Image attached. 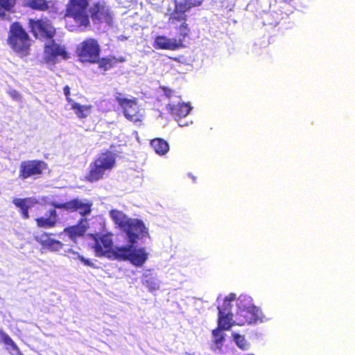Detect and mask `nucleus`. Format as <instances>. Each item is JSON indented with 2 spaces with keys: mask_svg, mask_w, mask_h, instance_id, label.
<instances>
[{
  "mask_svg": "<svg viewBox=\"0 0 355 355\" xmlns=\"http://www.w3.org/2000/svg\"><path fill=\"white\" fill-rule=\"evenodd\" d=\"M46 163L40 160H26L21 162L19 166V177L21 180L40 175L46 168Z\"/></svg>",
  "mask_w": 355,
  "mask_h": 355,
  "instance_id": "obj_11",
  "label": "nucleus"
},
{
  "mask_svg": "<svg viewBox=\"0 0 355 355\" xmlns=\"http://www.w3.org/2000/svg\"><path fill=\"white\" fill-rule=\"evenodd\" d=\"M12 202L13 204L21 209L22 207H25L26 206H27L29 204H31L32 203V200L31 198H24V199H21V198H15L13 200H12Z\"/></svg>",
  "mask_w": 355,
  "mask_h": 355,
  "instance_id": "obj_32",
  "label": "nucleus"
},
{
  "mask_svg": "<svg viewBox=\"0 0 355 355\" xmlns=\"http://www.w3.org/2000/svg\"><path fill=\"white\" fill-rule=\"evenodd\" d=\"M236 314L243 318V320H241L242 324L245 322L252 324L257 321L261 322L268 321V319L263 316L262 311L253 304L252 298L246 295H241L238 297Z\"/></svg>",
  "mask_w": 355,
  "mask_h": 355,
  "instance_id": "obj_3",
  "label": "nucleus"
},
{
  "mask_svg": "<svg viewBox=\"0 0 355 355\" xmlns=\"http://www.w3.org/2000/svg\"><path fill=\"white\" fill-rule=\"evenodd\" d=\"M112 234L107 233L95 238L93 248L98 257L109 259L128 260L136 266H141L146 261L148 254L144 248L136 249L132 245L118 247L112 249Z\"/></svg>",
  "mask_w": 355,
  "mask_h": 355,
  "instance_id": "obj_1",
  "label": "nucleus"
},
{
  "mask_svg": "<svg viewBox=\"0 0 355 355\" xmlns=\"http://www.w3.org/2000/svg\"><path fill=\"white\" fill-rule=\"evenodd\" d=\"M35 239L42 245L44 246H47L49 245V243H52L53 239L50 238L49 235L46 233H42V234H35L34 235Z\"/></svg>",
  "mask_w": 355,
  "mask_h": 355,
  "instance_id": "obj_28",
  "label": "nucleus"
},
{
  "mask_svg": "<svg viewBox=\"0 0 355 355\" xmlns=\"http://www.w3.org/2000/svg\"><path fill=\"white\" fill-rule=\"evenodd\" d=\"M232 336L234 342L239 348L243 350H246L248 349L249 344L247 343L243 336H241L236 333H233Z\"/></svg>",
  "mask_w": 355,
  "mask_h": 355,
  "instance_id": "obj_25",
  "label": "nucleus"
},
{
  "mask_svg": "<svg viewBox=\"0 0 355 355\" xmlns=\"http://www.w3.org/2000/svg\"><path fill=\"white\" fill-rule=\"evenodd\" d=\"M236 299V295L234 293H230L228 296L225 297L223 302V306H218V312L220 310H223L225 312H231V302Z\"/></svg>",
  "mask_w": 355,
  "mask_h": 355,
  "instance_id": "obj_24",
  "label": "nucleus"
},
{
  "mask_svg": "<svg viewBox=\"0 0 355 355\" xmlns=\"http://www.w3.org/2000/svg\"><path fill=\"white\" fill-rule=\"evenodd\" d=\"M123 232L125 233L128 242L133 245L139 239H142L148 235V229L142 220L132 218L128 225L125 226Z\"/></svg>",
  "mask_w": 355,
  "mask_h": 355,
  "instance_id": "obj_10",
  "label": "nucleus"
},
{
  "mask_svg": "<svg viewBox=\"0 0 355 355\" xmlns=\"http://www.w3.org/2000/svg\"><path fill=\"white\" fill-rule=\"evenodd\" d=\"M116 62V59L113 58H103L100 61V67L103 68L104 70H107L113 67V65Z\"/></svg>",
  "mask_w": 355,
  "mask_h": 355,
  "instance_id": "obj_30",
  "label": "nucleus"
},
{
  "mask_svg": "<svg viewBox=\"0 0 355 355\" xmlns=\"http://www.w3.org/2000/svg\"><path fill=\"white\" fill-rule=\"evenodd\" d=\"M118 104L123 109L125 117L133 122L141 121L143 118L142 109L139 108L135 98H127L121 94L116 96Z\"/></svg>",
  "mask_w": 355,
  "mask_h": 355,
  "instance_id": "obj_6",
  "label": "nucleus"
},
{
  "mask_svg": "<svg viewBox=\"0 0 355 355\" xmlns=\"http://www.w3.org/2000/svg\"><path fill=\"white\" fill-rule=\"evenodd\" d=\"M64 94L71 105V109L74 110L75 114L78 117L85 118L88 116L90 111V106L80 105L69 98V96L70 94V88L68 86H65L64 87Z\"/></svg>",
  "mask_w": 355,
  "mask_h": 355,
  "instance_id": "obj_15",
  "label": "nucleus"
},
{
  "mask_svg": "<svg viewBox=\"0 0 355 355\" xmlns=\"http://www.w3.org/2000/svg\"><path fill=\"white\" fill-rule=\"evenodd\" d=\"M119 62H124L125 61V59L123 58L122 57H121L120 58H119L118 60Z\"/></svg>",
  "mask_w": 355,
  "mask_h": 355,
  "instance_id": "obj_40",
  "label": "nucleus"
},
{
  "mask_svg": "<svg viewBox=\"0 0 355 355\" xmlns=\"http://www.w3.org/2000/svg\"><path fill=\"white\" fill-rule=\"evenodd\" d=\"M9 94L15 101H19L21 98V95L15 90H10Z\"/></svg>",
  "mask_w": 355,
  "mask_h": 355,
  "instance_id": "obj_38",
  "label": "nucleus"
},
{
  "mask_svg": "<svg viewBox=\"0 0 355 355\" xmlns=\"http://www.w3.org/2000/svg\"><path fill=\"white\" fill-rule=\"evenodd\" d=\"M63 246V244L57 240L53 239L52 243H49L46 247L51 249L53 251H59Z\"/></svg>",
  "mask_w": 355,
  "mask_h": 355,
  "instance_id": "obj_33",
  "label": "nucleus"
},
{
  "mask_svg": "<svg viewBox=\"0 0 355 355\" xmlns=\"http://www.w3.org/2000/svg\"><path fill=\"white\" fill-rule=\"evenodd\" d=\"M150 145L157 154L165 155L169 150L168 144L161 138H155L150 141Z\"/></svg>",
  "mask_w": 355,
  "mask_h": 355,
  "instance_id": "obj_21",
  "label": "nucleus"
},
{
  "mask_svg": "<svg viewBox=\"0 0 355 355\" xmlns=\"http://www.w3.org/2000/svg\"><path fill=\"white\" fill-rule=\"evenodd\" d=\"M80 261L84 266L94 267V264L88 259L85 258L83 255L79 254V257H77V261Z\"/></svg>",
  "mask_w": 355,
  "mask_h": 355,
  "instance_id": "obj_36",
  "label": "nucleus"
},
{
  "mask_svg": "<svg viewBox=\"0 0 355 355\" xmlns=\"http://www.w3.org/2000/svg\"><path fill=\"white\" fill-rule=\"evenodd\" d=\"M66 256L70 259L77 261V257H79V253L72 249L65 250Z\"/></svg>",
  "mask_w": 355,
  "mask_h": 355,
  "instance_id": "obj_34",
  "label": "nucleus"
},
{
  "mask_svg": "<svg viewBox=\"0 0 355 355\" xmlns=\"http://www.w3.org/2000/svg\"><path fill=\"white\" fill-rule=\"evenodd\" d=\"M155 42L157 48L162 49L175 50L179 46L176 39L168 38L165 36H157Z\"/></svg>",
  "mask_w": 355,
  "mask_h": 355,
  "instance_id": "obj_16",
  "label": "nucleus"
},
{
  "mask_svg": "<svg viewBox=\"0 0 355 355\" xmlns=\"http://www.w3.org/2000/svg\"><path fill=\"white\" fill-rule=\"evenodd\" d=\"M86 228L83 225H74L64 229V232L69 238L75 241L77 237L82 236L85 234Z\"/></svg>",
  "mask_w": 355,
  "mask_h": 355,
  "instance_id": "obj_23",
  "label": "nucleus"
},
{
  "mask_svg": "<svg viewBox=\"0 0 355 355\" xmlns=\"http://www.w3.org/2000/svg\"><path fill=\"white\" fill-rule=\"evenodd\" d=\"M30 205H28L27 206H26L25 207H22L21 209V215L23 216V218L24 219H28L29 218V215H28V208L30 207Z\"/></svg>",
  "mask_w": 355,
  "mask_h": 355,
  "instance_id": "obj_37",
  "label": "nucleus"
},
{
  "mask_svg": "<svg viewBox=\"0 0 355 355\" xmlns=\"http://www.w3.org/2000/svg\"><path fill=\"white\" fill-rule=\"evenodd\" d=\"M16 0H0V17H3L5 16L4 10L9 11L14 6Z\"/></svg>",
  "mask_w": 355,
  "mask_h": 355,
  "instance_id": "obj_27",
  "label": "nucleus"
},
{
  "mask_svg": "<svg viewBox=\"0 0 355 355\" xmlns=\"http://www.w3.org/2000/svg\"><path fill=\"white\" fill-rule=\"evenodd\" d=\"M232 317L233 313L232 312L220 310L218 319V328L223 330H228L232 325Z\"/></svg>",
  "mask_w": 355,
  "mask_h": 355,
  "instance_id": "obj_20",
  "label": "nucleus"
},
{
  "mask_svg": "<svg viewBox=\"0 0 355 355\" xmlns=\"http://www.w3.org/2000/svg\"><path fill=\"white\" fill-rule=\"evenodd\" d=\"M28 4L33 9L44 10L48 8V5L45 0H28Z\"/></svg>",
  "mask_w": 355,
  "mask_h": 355,
  "instance_id": "obj_26",
  "label": "nucleus"
},
{
  "mask_svg": "<svg viewBox=\"0 0 355 355\" xmlns=\"http://www.w3.org/2000/svg\"><path fill=\"white\" fill-rule=\"evenodd\" d=\"M88 0H70L67 7V16L71 17L81 26L89 24V17L87 14Z\"/></svg>",
  "mask_w": 355,
  "mask_h": 355,
  "instance_id": "obj_7",
  "label": "nucleus"
},
{
  "mask_svg": "<svg viewBox=\"0 0 355 355\" xmlns=\"http://www.w3.org/2000/svg\"><path fill=\"white\" fill-rule=\"evenodd\" d=\"M66 256L70 259L77 261V257H79V253L72 249L65 250Z\"/></svg>",
  "mask_w": 355,
  "mask_h": 355,
  "instance_id": "obj_35",
  "label": "nucleus"
},
{
  "mask_svg": "<svg viewBox=\"0 0 355 355\" xmlns=\"http://www.w3.org/2000/svg\"><path fill=\"white\" fill-rule=\"evenodd\" d=\"M116 162V155L110 151L99 153L89 165L87 179L89 182L98 181L103 178L106 171H111Z\"/></svg>",
  "mask_w": 355,
  "mask_h": 355,
  "instance_id": "obj_4",
  "label": "nucleus"
},
{
  "mask_svg": "<svg viewBox=\"0 0 355 355\" xmlns=\"http://www.w3.org/2000/svg\"><path fill=\"white\" fill-rule=\"evenodd\" d=\"M110 216L112 220L116 225H117L123 231L125 229V226L128 225L129 221L132 218H128L125 214L119 210H111L110 211Z\"/></svg>",
  "mask_w": 355,
  "mask_h": 355,
  "instance_id": "obj_17",
  "label": "nucleus"
},
{
  "mask_svg": "<svg viewBox=\"0 0 355 355\" xmlns=\"http://www.w3.org/2000/svg\"><path fill=\"white\" fill-rule=\"evenodd\" d=\"M2 341L4 343L5 345L8 346H10L13 350L19 351V348L16 345V344L14 343V341L12 340V338L6 333L2 334L1 336Z\"/></svg>",
  "mask_w": 355,
  "mask_h": 355,
  "instance_id": "obj_31",
  "label": "nucleus"
},
{
  "mask_svg": "<svg viewBox=\"0 0 355 355\" xmlns=\"http://www.w3.org/2000/svg\"><path fill=\"white\" fill-rule=\"evenodd\" d=\"M142 283L149 290V291H157L159 288V279L153 276L150 270H146L142 275Z\"/></svg>",
  "mask_w": 355,
  "mask_h": 355,
  "instance_id": "obj_18",
  "label": "nucleus"
},
{
  "mask_svg": "<svg viewBox=\"0 0 355 355\" xmlns=\"http://www.w3.org/2000/svg\"><path fill=\"white\" fill-rule=\"evenodd\" d=\"M186 21L187 20L177 21V24H175L177 25L178 23L180 24L178 33L180 35L182 36L183 38L187 37L189 33V28Z\"/></svg>",
  "mask_w": 355,
  "mask_h": 355,
  "instance_id": "obj_29",
  "label": "nucleus"
},
{
  "mask_svg": "<svg viewBox=\"0 0 355 355\" xmlns=\"http://www.w3.org/2000/svg\"><path fill=\"white\" fill-rule=\"evenodd\" d=\"M175 101L171 100L168 104V110L171 114L174 116L175 121L178 122V125L180 127H184L189 125V122H184L182 119L189 114L191 110V106L188 103L178 102L175 104Z\"/></svg>",
  "mask_w": 355,
  "mask_h": 355,
  "instance_id": "obj_13",
  "label": "nucleus"
},
{
  "mask_svg": "<svg viewBox=\"0 0 355 355\" xmlns=\"http://www.w3.org/2000/svg\"><path fill=\"white\" fill-rule=\"evenodd\" d=\"M91 17L94 21L111 24L112 17L107 6L104 3H96L90 10Z\"/></svg>",
  "mask_w": 355,
  "mask_h": 355,
  "instance_id": "obj_14",
  "label": "nucleus"
},
{
  "mask_svg": "<svg viewBox=\"0 0 355 355\" xmlns=\"http://www.w3.org/2000/svg\"><path fill=\"white\" fill-rule=\"evenodd\" d=\"M173 93V91H171V89H168V90H166L165 91V95L168 97L169 98H171L172 97V94Z\"/></svg>",
  "mask_w": 355,
  "mask_h": 355,
  "instance_id": "obj_39",
  "label": "nucleus"
},
{
  "mask_svg": "<svg viewBox=\"0 0 355 355\" xmlns=\"http://www.w3.org/2000/svg\"><path fill=\"white\" fill-rule=\"evenodd\" d=\"M222 330L223 329L218 328L212 331L214 345L211 347V349L214 352H216V350L220 351L223 345L225 336Z\"/></svg>",
  "mask_w": 355,
  "mask_h": 355,
  "instance_id": "obj_22",
  "label": "nucleus"
},
{
  "mask_svg": "<svg viewBox=\"0 0 355 355\" xmlns=\"http://www.w3.org/2000/svg\"><path fill=\"white\" fill-rule=\"evenodd\" d=\"M51 205L57 209H64L70 211H78L83 216H85L90 213L92 205L89 201L86 200H81L79 199H73L65 203L53 202Z\"/></svg>",
  "mask_w": 355,
  "mask_h": 355,
  "instance_id": "obj_12",
  "label": "nucleus"
},
{
  "mask_svg": "<svg viewBox=\"0 0 355 355\" xmlns=\"http://www.w3.org/2000/svg\"><path fill=\"white\" fill-rule=\"evenodd\" d=\"M8 42L15 51L21 54L26 53L29 47L28 35L19 23L11 25Z\"/></svg>",
  "mask_w": 355,
  "mask_h": 355,
  "instance_id": "obj_5",
  "label": "nucleus"
},
{
  "mask_svg": "<svg viewBox=\"0 0 355 355\" xmlns=\"http://www.w3.org/2000/svg\"><path fill=\"white\" fill-rule=\"evenodd\" d=\"M4 332L2 331V330L0 329V336H1L2 334H3Z\"/></svg>",
  "mask_w": 355,
  "mask_h": 355,
  "instance_id": "obj_41",
  "label": "nucleus"
},
{
  "mask_svg": "<svg viewBox=\"0 0 355 355\" xmlns=\"http://www.w3.org/2000/svg\"><path fill=\"white\" fill-rule=\"evenodd\" d=\"M29 25L36 38L47 40L44 45V59L48 63L55 64L60 59L67 60L69 56L63 46L53 40L55 29L49 20L30 19Z\"/></svg>",
  "mask_w": 355,
  "mask_h": 355,
  "instance_id": "obj_2",
  "label": "nucleus"
},
{
  "mask_svg": "<svg viewBox=\"0 0 355 355\" xmlns=\"http://www.w3.org/2000/svg\"><path fill=\"white\" fill-rule=\"evenodd\" d=\"M203 0H175V9L169 14L168 22L176 24L177 21L187 20L186 12L193 7L200 6Z\"/></svg>",
  "mask_w": 355,
  "mask_h": 355,
  "instance_id": "obj_8",
  "label": "nucleus"
},
{
  "mask_svg": "<svg viewBox=\"0 0 355 355\" xmlns=\"http://www.w3.org/2000/svg\"><path fill=\"white\" fill-rule=\"evenodd\" d=\"M78 53L82 61L96 62L99 60L100 46L96 40L89 38L80 43Z\"/></svg>",
  "mask_w": 355,
  "mask_h": 355,
  "instance_id": "obj_9",
  "label": "nucleus"
},
{
  "mask_svg": "<svg viewBox=\"0 0 355 355\" xmlns=\"http://www.w3.org/2000/svg\"><path fill=\"white\" fill-rule=\"evenodd\" d=\"M37 224L40 227L49 228L55 226L57 222V213L55 209L49 211L48 217H40L36 219Z\"/></svg>",
  "mask_w": 355,
  "mask_h": 355,
  "instance_id": "obj_19",
  "label": "nucleus"
}]
</instances>
